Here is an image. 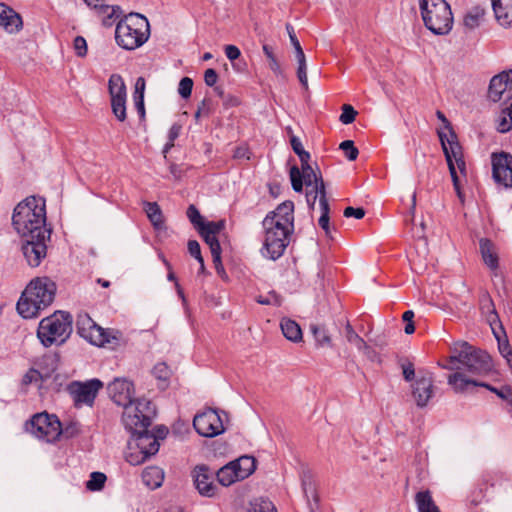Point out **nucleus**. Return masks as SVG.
Instances as JSON below:
<instances>
[{"mask_svg": "<svg viewBox=\"0 0 512 512\" xmlns=\"http://www.w3.org/2000/svg\"><path fill=\"white\" fill-rule=\"evenodd\" d=\"M12 224L22 238L50 237V230L46 228L45 200L30 196L20 202L14 209Z\"/></svg>", "mask_w": 512, "mask_h": 512, "instance_id": "obj_1", "label": "nucleus"}, {"mask_svg": "<svg viewBox=\"0 0 512 512\" xmlns=\"http://www.w3.org/2000/svg\"><path fill=\"white\" fill-rule=\"evenodd\" d=\"M452 355L448 358V364L442 365L444 369L453 373L460 371L467 376L463 370L472 375H487L493 369V362L490 355L471 346L468 342H457L452 348Z\"/></svg>", "mask_w": 512, "mask_h": 512, "instance_id": "obj_2", "label": "nucleus"}, {"mask_svg": "<svg viewBox=\"0 0 512 512\" xmlns=\"http://www.w3.org/2000/svg\"><path fill=\"white\" fill-rule=\"evenodd\" d=\"M56 284L47 277L32 280L17 302V311L25 319H32L50 306L55 298Z\"/></svg>", "mask_w": 512, "mask_h": 512, "instance_id": "obj_3", "label": "nucleus"}, {"mask_svg": "<svg viewBox=\"0 0 512 512\" xmlns=\"http://www.w3.org/2000/svg\"><path fill=\"white\" fill-rule=\"evenodd\" d=\"M149 37L150 24L142 14L129 13L116 24L115 41L124 50L132 51L141 47Z\"/></svg>", "mask_w": 512, "mask_h": 512, "instance_id": "obj_4", "label": "nucleus"}, {"mask_svg": "<svg viewBox=\"0 0 512 512\" xmlns=\"http://www.w3.org/2000/svg\"><path fill=\"white\" fill-rule=\"evenodd\" d=\"M72 325L73 318L69 312L55 311L39 322L36 335L45 348L61 346L70 338Z\"/></svg>", "mask_w": 512, "mask_h": 512, "instance_id": "obj_5", "label": "nucleus"}, {"mask_svg": "<svg viewBox=\"0 0 512 512\" xmlns=\"http://www.w3.org/2000/svg\"><path fill=\"white\" fill-rule=\"evenodd\" d=\"M425 27L435 35L448 34L453 26L450 5L445 0H418Z\"/></svg>", "mask_w": 512, "mask_h": 512, "instance_id": "obj_6", "label": "nucleus"}, {"mask_svg": "<svg viewBox=\"0 0 512 512\" xmlns=\"http://www.w3.org/2000/svg\"><path fill=\"white\" fill-rule=\"evenodd\" d=\"M262 225L265 229V239L261 254L265 258L275 261L284 254L293 230L286 229L279 222H273L270 217H265Z\"/></svg>", "mask_w": 512, "mask_h": 512, "instance_id": "obj_7", "label": "nucleus"}, {"mask_svg": "<svg viewBox=\"0 0 512 512\" xmlns=\"http://www.w3.org/2000/svg\"><path fill=\"white\" fill-rule=\"evenodd\" d=\"M122 423L131 434L145 432L156 415L155 406L147 399H137L123 406Z\"/></svg>", "mask_w": 512, "mask_h": 512, "instance_id": "obj_8", "label": "nucleus"}, {"mask_svg": "<svg viewBox=\"0 0 512 512\" xmlns=\"http://www.w3.org/2000/svg\"><path fill=\"white\" fill-rule=\"evenodd\" d=\"M134 446L130 443L129 452L126 460L132 465H140L144 463L151 456L159 451L160 444L157 441V436L150 433L148 429L145 432H137L132 434Z\"/></svg>", "mask_w": 512, "mask_h": 512, "instance_id": "obj_9", "label": "nucleus"}, {"mask_svg": "<svg viewBox=\"0 0 512 512\" xmlns=\"http://www.w3.org/2000/svg\"><path fill=\"white\" fill-rule=\"evenodd\" d=\"M29 431L38 439L46 442L58 440L62 433L61 423L56 415H50L47 412L35 414L25 425Z\"/></svg>", "mask_w": 512, "mask_h": 512, "instance_id": "obj_10", "label": "nucleus"}, {"mask_svg": "<svg viewBox=\"0 0 512 512\" xmlns=\"http://www.w3.org/2000/svg\"><path fill=\"white\" fill-rule=\"evenodd\" d=\"M76 325L78 334L90 343L97 346L111 343L112 332L97 325L88 314L79 315ZM112 338L117 339L116 336H112Z\"/></svg>", "mask_w": 512, "mask_h": 512, "instance_id": "obj_11", "label": "nucleus"}, {"mask_svg": "<svg viewBox=\"0 0 512 512\" xmlns=\"http://www.w3.org/2000/svg\"><path fill=\"white\" fill-rule=\"evenodd\" d=\"M108 91L111 100V108L114 116L123 122L126 120L127 91L123 77L120 74H112L108 80Z\"/></svg>", "mask_w": 512, "mask_h": 512, "instance_id": "obj_12", "label": "nucleus"}, {"mask_svg": "<svg viewBox=\"0 0 512 512\" xmlns=\"http://www.w3.org/2000/svg\"><path fill=\"white\" fill-rule=\"evenodd\" d=\"M447 382L451 386V388L456 393H464L466 392L470 386L472 387H484L491 392L495 393L498 397L503 399L505 402L512 396V390L509 387H504L502 389L495 388L488 383L479 382L477 380L472 379L469 376L463 375L460 371H456L455 373H451L447 377Z\"/></svg>", "mask_w": 512, "mask_h": 512, "instance_id": "obj_13", "label": "nucleus"}, {"mask_svg": "<svg viewBox=\"0 0 512 512\" xmlns=\"http://www.w3.org/2000/svg\"><path fill=\"white\" fill-rule=\"evenodd\" d=\"M438 136L447 165L454 163L456 170L458 169L461 174L466 175V163L456 133L451 132V136H447L445 132L438 131Z\"/></svg>", "mask_w": 512, "mask_h": 512, "instance_id": "obj_14", "label": "nucleus"}, {"mask_svg": "<svg viewBox=\"0 0 512 512\" xmlns=\"http://www.w3.org/2000/svg\"><path fill=\"white\" fill-rule=\"evenodd\" d=\"M197 433L204 437H215L224 432V425L218 412L214 409L197 414L193 419Z\"/></svg>", "mask_w": 512, "mask_h": 512, "instance_id": "obj_15", "label": "nucleus"}, {"mask_svg": "<svg viewBox=\"0 0 512 512\" xmlns=\"http://www.w3.org/2000/svg\"><path fill=\"white\" fill-rule=\"evenodd\" d=\"M494 180L505 188H512V155L506 152L492 154Z\"/></svg>", "mask_w": 512, "mask_h": 512, "instance_id": "obj_16", "label": "nucleus"}, {"mask_svg": "<svg viewBox=\"0 0 512 512\" xmlns=\"http://www.w3.org/2000/svg\"><path fill=\"white\" fill-rule=\"evenodd\" d=\"M412 396L418 407H425L433 396L434 379L430 372H419L411 385Z\"/></svg>", "mask_w": 512, "mask_h": 512, "instance_id": "obj_17", "label": "nucleus"}, {"mask_svg": "<svg viewBox=\"0 0 512 512\" xmlns=\"http://www.w3.org/2000/svg\"><path fill=\"white\" fill-rule=\"evenodd\" d=\"M107 390L112 401L119 406H124L133 401L134 384L125 377L115 378L108 384Z\"/></svg>", "mask_w": 512, "mask_h": 512, "instance_id": "obj_18", "label": "nucleus"}, {"mask_svg": "<svg viewBox=\"0 0 512 512\" xmlns=\"http://www.w3.org/2000/svg\"><path fill=\"white\" fill-rule=\"evenodd\" d=\"M50 237H29L24 238L22 244V252L31 267L40 265L42 259L46 256L47 246L46 241Z\"/></svg>", "mask_w": 512, "mask_h": 512, "instance_id": "obj_19", "label": "nucleus"}, {"mask_svg": "<svg viewBox=\"0 0 512 512\" xmlns=\"http://www.w3.org/2000/svg\"><path fill=\"white\" fill-rule=\"evenodd\" d=\"M512 70L503 71L492 77L488 88V97L493 102H498L506 95L507 99L512 97Z\"/></svg>", "mask_w": 512, "mask_h": 512, "instance_id": "obj_20", "label": "nucleus"}, {"mask_svg": "<svg viewBox=\"0 0 512 512\" xmlns=\"http://www.w3.org/2000/svg\"><path fill=\"white\" fill-rule=\"evenodd\" d=\"M215 473L206 465H197L192 471L194 485L198 492L205 497H213L217 492L214 484Z\"/></svg>", "mask_w": 512, "mask_h": 512, "instance_id": "obj_21", "label": "nucleus"}, {"mask_svg": "<svg viewBox=\"0 0 512 512\" xmlns=\"http://www.w3.org/2000/svg\"><path fill=\"white\" fill-rule=\"evenodd\" d=\"M103 387L99 379H91L84 383L75 382L71 386V392L76 404L92 405L98 391Z\"/></svg>", "mask_w": 512, "mask_h": 512, "instance_id": "obj_22", "label": "nucleus"}, {"mask_svg": "<svg viewBox=\"0 0 512 512\" xmlns=\"http://www.w3.org/2000/svg\"><path fill=\"white\" fill-rule=\"evenodd\" d=\"M318 177H322L321 173H316L310 166L303 167L301 170L293 166L290 169V179L292 188L295 192H302L303 185L305 184L308 188L313 187L318 182Z\"/></svg>", "mask_w": 512, "mask_h": 512, "instance_id": "obj_23", "label": "nucleus"}, {"mask_svg": "<svg viewBox=\"0 0 512 512\" xmlns=\"http://www.w3.org/2000/svg\"><path fill=\"white\" fill-rule=\"evenodd\" d=\"M286 30L289 34L291 44L294 47V52H295L296 60L298 63L297 77L299 79V82L303 86V88L308 89L307 65H306V57H305L304 51L300 45L299 40L297 39V37L295 35L293 26L291 24H287Z\"/></svg>", "mask_w": 512, "mask_h": 512, "instance_id": "obj_24", "label": "nucleus"}, {"mask_svg": "<svg viewBox=\"0 0 512 512\" xmlns=\"http://www.w3.org/2000/svg\"><path fill=\"white\" fill-rule=\"evenodd\" d=\"M266 217H270L273 222H279L281 226L294 231V203L292 201H284L279 204Z\"/></svg>", "mask_w": 512, "mask_h": 512, "instance_id": "obj_25", "label": "nucleus"}, {"mask_svg": "<svg viewBox=\"0 0 512 512\" xmlns=\"http://www.w3.org/2000/svg\"><path fill=\"white\" fill-rule=\"evenodd\" d=\"M22 18L13 9L0 3V26L9 33L18 32L22 28Z\"/></svg>", "mask_w": 512, "mask_h": 512, "instance_id": "obj_26", "label": "nucleus"}, {"mask_svg": "<svg viewBox=\"0 0 512 512\" xmlns=\"http://www.w3.org/2000/svg\"><path fill=\"white\" fill-rule=\"evenodd\" d=\"M480 253L484 263L491 269L496 270L498 268V255L494 250V245L491 240L487 238L480 239L479 242Z\"/></svg>", "mask_w": 512, "mask_h": 512, "instance_id": "obj_27", "label": "nucleus"}, {"mask_svg": "<svg viewBox=\"0 0 512 512\" xmlns=\"http://www.w3.org/2000/svg\"><path fill=\"white\" fill-rule=\"evenodd\" d=\"M415 504L418 512H441L429 490H422L415 494Z\"/></svg>", "mask_w": 512, "mask_h": 512, "instance_id": "obj_28", "label": "nucleus"}, {"mask_svg": "<svg viewBox=\"0 0 512 512\" xmlns=\"http://www.w3.org/2000/svg\"><path fill=\"white\" fill-rule=\"evenodd\" d=\"M142 481L148 488L156 489L164 481V471L157 466L146 467L142 472Z\"/></svg>", "mask_w": 512, "mask_h": 512, "instance_id": "obj_29", "label": "nucleus"}, {"mask_svg": "<svg viewBox=\"0 0 512 512\" xmlns=\"http://www.w3.org/2000/svg\"><path fill=\"white\" fill-rule=\"evenodd\" d=\"M235 465V470L239 474L241 480L249 477L256 469V460L252 456H241L236 460L231 461Z\"/></svg>", "mask_w": 512, "mask_h": 512, "instance_id": "obj_30", "label": "nucleus"}, {"mask_svg": "<svg viewBox=\"0 0 512 512\" xmlns=\"http://www.w3.org/2000/svg\"><path fill=\"white\" fill-rule=\"evenodd\" d=\"M217 481L225 487L234 484L237 481H241L239 474L235 470V465L231 462L221 467L216 473Z\"/></svg>", "mask_w": 512, "mask_h": 512, "instance_id": "obj_31", "label": "nucleus"}, {"mask_svg": "<svg viewBox=\"0 0 512 512\" xmlns=\"http://www.w3.org/2000/svg\"><path fill=\"white\" fill-rule=\"evenodd\" d=\"M280 327L283 335L289 341L299 342L302 340V330L296 321L284 318L281 320Z\"/></svg>", "mask_w": 512, "mask_h": 512, "instance_id": "obj_32", "label": "nucleus"}, {"mask_svg": "<svg viewBox=\"0 0 512 512\" xmlns=\"http://www.w3.org/2000/svg\"><path fill=\"white\" fill-rule=\"evenodd\" d=\"M497 22L505 28L512 27V6L491 2Z\"/></svg>", "mask_w": 512, "mask_h": 512, "instance_id": "obj_33", "label": "nucleus"}, {"mask_svg": "<svg viewBox=\"0 0 512 512\" xmlns=\"http://www.w3.org/2000/svg\"><path fill=\"white\" fill-rule=\"evenodd\" d=\"M144 210L150 222L155 228L163 227V214L160 209V206L156 202H144Z\"/></svg>", "mask_w": 512, "mask_h": 512, "instance_id": "obj_34", "label": "nucleus"}, {"mask_svg": "<svg viewBox=\"0 0 512 512\" xmlns=\"http://www.w3.org/2000/svg\"><path fill=\"white\" fill-rule=\"evenodd\" d=\"M206 244L209 246L213 263L215 264L216 269L218 270L219 266L221 265V246L219 243V240L217 236L207 235V234H200Z\"/></svg>", "mask_w": 512, "mask_h": 512, "instance_id": "obj_35", "label": "nucleus"}, {"mask_svg": "<svg viewBox=\"0 0 512 512\" xmlns=\"http://www.w3.org/2000/svg\"><path fill=\"white\" fill-rule=\"evenodd\" d=\"M310 331L312 332L314 339L318 346L321 347H330L331 346V337L328 333V330L323 325L311 324Z\"/></svg>", "mask_w": 512, "mask_h": 512, "instance_id": "obj_36", "label": "nucleus"}, {"mask_svg": "<svg viewBox=\"0 0 512 512\" xmlns=\"http://www.w3.org/2000/svg\"><path fill=\"white\" fill-rule=\"evenodd\" d=\"M485 15L484 9L480 7L472 8L464 17V26L470 30L477 28Z\"/></svg>", "mask_w": 512, "mask_h": 512, "instance_id": "obj_37", "label": "nucleus"}, {"mask_svg": "<svg viewBox=\"0 0 512 512\" xmlns=\"http://www.w3.org/2000/svg\"><path fill=\"white\" fill-rule=\"evenodd\" d=\"M101 13L103 14V20L102 23L106 27H111L115 20L120 18L122 15V10L120 6H109V5H103L101 8Z\"/></svg>", "mask_w": 512, "mask_h": 512, "instance_id": "obj_38", "label": "nucleus"}, {"mask_svg": "<svg viewBox=\"0 0 512 512\" xmlns=\"http://www.w3.org/2000/svg\"><path fill=\"white\" fill-rule=\"evenodd\" d=\"M249 512H277L274 504L267 498H255L250 502Z\"/></svg>", "mask_w": 512, "mask_h": 512, "instance_id": "obj_39", "label": "nucleus"}, {"mask_svg": "<svg viewBox=\"0 0 512 512\" xmlns=\"http://www.w3.org/2000/svg\"><path fill=\"white\" fill-rule=\"evenodd\" d=\"M58 363H59V355L57 353L45 355L42 358L41 365H45L46 368H42V373L44 374L45 378H48L51 376L53 372H55L58 369Z\"/></svg>", "mask_w": 512, "mask_h": 512, "instance_id": "obj_40", "label": "nucleus"}, {"mask_svg": "<svg viewBox=\"0 0 512 512\" xmlns=\"http://www.w3.org/2000/svg\"><path fill=\"white\" fill-rule=\"evenodd\" d=\"M345 331H346L345 336L349 343L355 345L359 350L369 349V346L367 345V343L363 340L362 337H360L355 332V330L353 329V327L351 326V324L349 322H347V324L345 326Z\"/></svg>", "mask_w": 512, "mask_h": 512, "instance_id": "obj_41", "label": "nucleus"}, {"mask_svg": "<svg viewBox=\"0 0 512 512\" xmlns=\"http://www.w3.org/2000/svg\"><path fill=\"white\" fill-rule=\"evenodd\" d=\"M107 477L102 472H92L90 474V479L86 483V488L89 491H100L103 489Z\"/></svg>", "mask_w": 512, "mask_h": 512, "instance_id": "obj_42", "label": "nucleus"}, {"mask_svg": "<svg viewBox=\"0 0 512 512\" xmlns=\"http://www.w3.org/2000/svg\"><path fill=\"white\" fill-rule=\"evenodd\" d=\"M503 116L500 118L497 130L506 133L512 129V102L511 105L502 111Z\"/></svg>", "mask_w": 512, "mask_h": 512, "instance_id": "obj_43", "label": "nucleus"}, {"mask_svg": "<svg viewBox=\"0 0 512 512\" xmlns=\"http://www.w3.org/2000/svg\"><path fill=\"white\" fill-rule=\"evenodd\" d=\"M225 227V222L223 220L220 221H210L204 222L202 227L199 229V234H207L212 236H217L221 230Z\"/></svg>", "mask_w": 512, "mask_h": 512, "instance_id": "obj_44", "label": "nucleus"}, {"mask_svg": "<svg viewBox=\"0 0 512 512\" xmlns=\"http://www.w3.org/2000/svg\"><path fill=\"white\" fill-rule=\"evenodd\" d=\"M262 49H263L265 56L267 57V59L269 61V68L273 71V73L275 75H281L282 69L274 55L272 47L267 44H264Z\"/></svg>", "mask_w": 512, "mask_h": 512, "instance_id": "obj_45", "label": "nucleus"}, {"mask_svg": "<svg viewBox=\"0 0 512 512\" xmlns=\"http://www.w3.org/2000/svg\"><path fill=\"white\" fill-rule=\"evenodd\" d=\"M152 373L157 380L161 381L163 385H166V382L170 378L171 370L165 363H158L154 366Z\"/></svg>", "mask_w": 512, "mask_h": 512, "instance_id": "obj_46", "label": "nucleus"}, {"mask_svg": "<svg viewBox=\"0 0 512 512\" xmlns=\"http://www.w3.org/2000/svg\"><path fill=\"white\" fill-rule=\"evenodd\" d=\"M339 148L345 153L349 161L357 159L359 151L352 140H345L340 143Z\"/></svg>", "mask_w": 512, "mask_h": 512, "instance_id": "obj_47", "label": "nucleus"}, {"mask_svg": "<svg viewBox=\"0 0 512 512\" xmlns=\"http://www.w3.org/2000/svg\"><path fill=\"white\" fill-rule=\"evenodd\" d=\"M186 214H187V217L190 220V222L199 231V229L202 227V225L205 221L203 220V217L201 216V214H200L199 210L196 208V206L191 204L187 208Z\"/></svg>", "mask_w": 512, "mask_h": 512, "instance_id": "obj_48", "label": "nucleus"}, {"mask_svg": "<svg viewBox=\"0 0 512 512\" xmlns=\"http://www.w3.org/2000/svg\"><path fill=\"white\" fill-rule=\"evenodd\" d=\"M357 116V111L349 104H344L342 106V113L340 115V122L347 125L354 122Z\"/></svg>", "mask_w": 512, "mask_h": 512, "instance_id": "obj_49", "label": "nucleus"}, {"mask_svg": "<svg viewBox=\"0 0 512 512\" xmlns=\"http://www.w3.org/2000/svg\"><path fill=\"white\" fill-rule=\"evenodd\" d=\"M192 89H193V80L189 77H183L180 80L179 86H178L179 95L182 98L187 99L191 96Z\"/></svg>", "mask_w": 512, "mask_h": 512, "instance_id": "obj_50", "label": "nucleus"}, {"mask_svg": "<svg viewBox=\"0 0 512 512\" xmlns=\"http://www.w3.org/2000/svg\"><path fill=\"white\" fill-rule=\"evenodd\" d=\"M400 367L402 369L403 378L407 382H411L412 380H414L415 368H414V364L410 360H408V359L401 360Z\"/></svg>", "mask_w": 512, "mask_h": 512, "instance_id": "obj_51", "label": "nucleus"}, {"mask_svg": "<svg viewBox=\"0 0 512 512\" xmlns=\"http://www.w3.org/2000/svg\"><path fill=\"white\" fill-rule=\"evenodd\" d=\"M188 251L192 257H194L201 266V270L204 269V260L201 255V249L200 245L196 240H189L188 241Z\"/></svg>", "mask_w": 512, "mask_h": 512, "instance_id": "obj_52", "label": "nucleus"}, {"mask_svg": "<svg viewBox=\"0 0 512 512\" xmlns=\"http://www.w3.org/2000/svg\"><path fill=\"white\" fill-rule=\"evenodd\" d=\"M448 168H449V172H450V175H451V179H452V182H453V187L455 189V192H456L458 198L463 202L464 196H463V193L461 191L460 180H459V177L457 175V171H456L454 163H449V167Z\"/></svg>", "mask_w": 512, "mask_h": 512, "instance_id": "obj_53", "label": "nucleus"}, {"mask_svg": "<svg viewBox=\"0 0 512 512\" xmlns=\"http://www.w3.org/2000/svg\"><path fill=\"white\" fill-rule=\"evenodd\" d=\"M448 168H449V172H450V175H451V179H452V182H453V187L455 189V192H456L458 198L463 202L464 196H463V193L461 191L460 180H459V177L457 175V171H456L454 163H449V167Z\"/></svg>", "mask_w": 512, "mask_h": 512, "instance_id": "obj_54", "label": "nucleus"}, {"mask_svg": "<svg viewBox=\"0 0 512 512\" xmlns=\"http://www.w3.org/2000/svg\"><path fill=\"white\" fill-rule=\"evenodd\" d=\"M73 47H74V50H75V53L77 56L85 57L87 55L88 48H87V42L84 37H82V36L75 37V39L73 41Z\"/></svg>", "mask_w": 512, "mask_h": 512, "instance_id": "obj_55", "label": "nucleus"}, {"mask_svg": "<svg viewBox=\"0 0 512 512\" xmlns=\"http://www.w3.org/2000/svg\"><path fill=\"white\" fill-rule=\"evenodd\" d=\"M45 378L44 377V374L39 371V370H36V369H30L23 377V384L25 385H28V384H31L32 382H36L38 381L39 379H43Z\"/></svg>", "mask_w": 512, "mask_h": 512, "instance_id": "obj_56", "label": "nucleus"}, {"mask_svg": "<svg viewBox=\"0 0 512 512\" xmlns=\"http://www.w3.org/2000/svg\"><path fill=\"white\" fill-rule=\"evenodd\" d=\"M203 117H209L214 111V103L210 98H204L198 105Z\"/></svg>", "mask_w": 512, "mask_h": 512, "instance_id": "obj_57", "label": "nucleus"}, {"mask_svg": "<svg viewBox=\"0 0 512 512\" xmlns=\"http://www.w3.org/2000/svg\"><path fill=\"white\" fill-rule=\"evenodd\" d=\"M311 188L313 189L314 193H317L319 201H322L323 199H328L325 183L322 177H318V182L315 183L314 186Z\"/></svg>", "mask_w": 512, "mask_h": 512, "instance_id": "obj_58", "label": "nucleus"}, {"mask_svg": "<svg viewBox=\"0 0 512 512\" xmlns=\"http://www.w3.org/2000/svg\"><path fill=\"white\" fill-rule=\"evenodd\" d=\"M343 215L347 218L354 217L356 219H362L365 216V210L361 207L354 208L348 206L344 209Z\"/></svg>", "mask_w": 512, "mask_h": 512, "instance_id": "obj_59", "label": "nucleus"}, {"mask_svg": "<svg viewBox=\"0 0 512 512\" xmlns=\"http://www.w3.org/2000/svg\"><path fill=\"white\" fill-rule=\"evenodd\" d=\"M217 79H218V74L214 69L209 68L205 71L204 81L207 86H210V87L214 86L217 82Z\"/></svg>", "mask_w": 512, "mask_h": 512, "instance_id": "obj_60", "label": "nucleus"}, {"mask_svg": "<svg viewBox=\"0 0 512 512\" xmlns=\"http://www.w3.org/2000/svg\"><path fill=\"white\" fill-rule=\"evenodd\" d=\"M225 54H226V57L230 60V61H234L236 59H238L241 55V52H240V49L235 46V45H227L225 47Z\"/></svg>", "mask_w": 512, "mask_h": 512, "instance_id": "obj_61", "label": "nucleus"}, {"mask_svg": "<svg viewBox=\"0 0 512 512\" xmlns=\"http://www.w3.org/2000/svg\"><path fill=\"white\" fill-rule=\"evenodd\" d=\"M145 85H146V82L143 77L137 78L136 83H135L134 97L142 96V98H144Z\"/></svg>", "mask_w": 512, "mask_h": 512, "instance_id": "obj_62", "label": "nucleus"}, {"mask_svg": "<svg viewBox=\"0 0 512 512\" xmlns=\"http://www.w3.org/2000/svg\"><path fill=\"white\" fill-rule=\"evenodd\" d=\"M181 128L180 124L174 123L168 131V140L174 142L179 137Z\"/></svg>", "mask_w": 512, "mask_h": 512, "instance_id": "obj_63", "label": "nucleus"}, {"mask_svg": "<svg viewBox=\"0 0 512 512\" xmlns=\"http://www.w3.org/2000/svg\"><path fill=\"white\" fill-rule=\"evenodd\" d=\"M233 157L236 159H250L249 149L245 146L237 147L234 151Z\"/></svg>", "mask_w": 512, "mask_h": 512, "instance_id": "obj_64", "label": "nucleus"}]
</instances>
